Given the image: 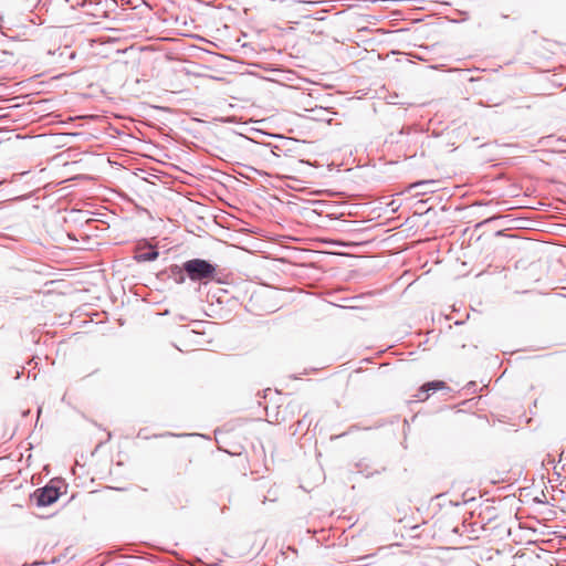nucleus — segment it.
<instances>
[{"label":"nucleus","instance_id":"1","mask_svg":"<svg viewBox=\"0 0 566 566\" xmlns=\"http://www.w3.org/2000/svg\"><path fill=\"white\" fill-rule=\"evenodd\" d=\"M184 271L193 282L207 284L209 281L226 283V275L216 265L203 259H191L182 264Z\"/></svg>","mask_w":566,"mask_h":566},{"label":"nucleus","instance_id":"2","mask_svg":"<svg viewBox=\"0 0 566 566\" xmlns=\"http://www.w3.org/2000/svg\"><path fill=\"white\" fill-rule=\"evenodd\" d=\"M61 492L59 489L52 484H49L44 488L36 489L31 499L35 501L38 506H49L57 501Z\"/></svg>","mask_w":566,"mask_h":566},{"label":"nucleus","instance_id":"3","mask_svg":"<svg viewBox=\"0 0 566 566\" xmlns=\"http://www.w3.org/2000/svg\"><path fill=\"white\" fill-rule=\"evenodd\" d=\"M444 387H446V384L440 380L427 382L419 389V392L416 395V398H418L419 400H426L429 397L428 392L430 390L434 391V390L443 389Z\"/></svg>","mask_w":566,"mask_h":566},{"label":"nucleus","instance_id":"4","mask_svg":"<svg viewBox=\"0 0 566 566\" xmlns=\"http://www.w3.org/2000/svg\"><path fill=\"white\" fill-rule=\"evenodd\" d=\"M434 181L433 180H421V181H417V182H413L411 184L408 189H418V188H421V190L417 191L416 193L417 195H426L428 192L427 190V187L428 186H431L433 185Z\"/></svg>","mask_w":566,"mask_h":566},{"label":"nucleus","instance_id":"5","mask_svg":"<svg viewBox=\"0 0 566 566\" xmlns=\"http://www.w3.org/2000/svg\"><path fill=\"white\" fill-rule=\"evenodd\" d=\"M157 256H158V252H156V251H151V252H147V253H145V254H142V255H140V259H142V260H145V261H153V260H155Z\"/></svg>","mask_w":566,"mask_h":566},{"label":"nucleus","instance_id":"6","mask_svg":"<svg viewBox=\"0 0 566 566\" xmlns=\"http://www.w3.org/2000/svg\"><path fill=\"white\" fill-rule=\"evenodd\" d=\"M176 270L178 273V276L176 277V282L181 284L185 282V274H184L185 271H184V269H178L177 266H176Z\"/></svg>","mask_w":566,"mask_h":566}]
</instances>
